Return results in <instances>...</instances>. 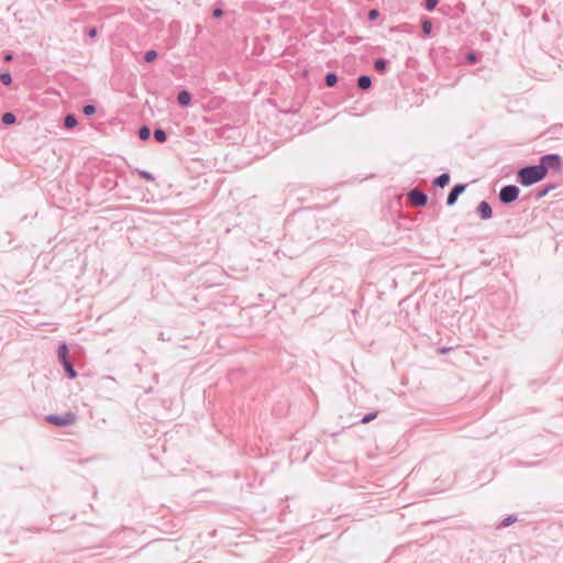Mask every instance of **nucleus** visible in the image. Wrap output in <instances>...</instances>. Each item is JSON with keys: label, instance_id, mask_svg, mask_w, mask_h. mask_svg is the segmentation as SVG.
<instances>
[{"label": "nucleus", "instance_id": "nucleus-29", "mask_svg": "<svg viewBox=\"0 0 563 563\" xmlns=\"http://www.w3.org/2000/svg\"><path fill=\"white\" fill-rule=\"evenodd\" d=\"M378 16H379V12H378V10H376V9H371V10L368 11V20H369V21H375Z\"/></svg>", "mask_w": 563, "mask_h": 563}, {"label": "nucleus", "instance_id": "nucleus-22", "mask_svg": "<svg viewBox=\"0 0 563 563\" xmlns=\"http://www.w3.org/2000/svg\"><path fill=\"white\" fill-rule=\"evenodd\" d=\"M377 416H378V411H372L369 413L364 415L361 418L360 422L364 423V424L368 423V422L373 421Z\"/></svg>", "mask_w": 563, "mask_h": 563}, {"label": "nucleus", "instance_id": "nucleus-33", "mask_svg": "<svg viewBox=\"0 0 563 563\" xmlns=\"http://www.w3.org/2000/svg\"><path fill=\"white\" fill-rule=\"evenodd\" d=\"M446 351H448V349H445V347L441 350L442 353H445Z\"/></svg>", "mask_w": 563, "mask_h": 563}, {"label": "nucleus", "instance_id": "nucleus-24", "mask_svg": "<svg viewBox=\"0 0 563 563\" xmlns=\"http://www.w3.org/2000/svg\"><path fill=\"white\" fill-rule=\"evenodd\" d=\"M97 111L96 106L88 103L82 107V112L85 115L90 117L93 115Z\"/></svg>", "mask_w": 563, "mask_h": 563}, {"label": "nucleus", "instance_id": "nucleus-13", "mask_svg": "<svg viewBox=\"0 0 563 563\" xmlns=\"http://www.w3.org/2000/svg\"><path fill=\"white\" fill-rule=\"evenodd\" d=\"M388 60L385 58H377L374 62V68L377 73L384 74L387 70Z\"/></svg>", "mask_w": 563, "mask_h": 563}, {"label": "nucleus", "instance_id": "nucleus-12", "mask_svg": "<svg viewBox=\"0 0 563 563\" xmlns=\"http://www.w3.org/2000/svg\"><path fill=\"white\" fill-rule=\"evenodd\" d=\"M77 124H78V120L75 114L68 113L65 115V118H64V128L65 129L71 130L75 126H77Z\"/></svg>", "mask_w": 563, "mask_h": 563}, {"label": "nucleus", "instance_id": "nucleus-16", "mask_svg": "<svg viewBox=\"0 0 563 563\" xmlns=\"http://www.w3.org/2000/svg\"><path fill=\"white\" fill-rule=\"evenodd\" d=\"M1 122L4 125H12L16 122V117L13 112H4L1 117Z\"/></svg>", "mask_w": 563, "mask_h": 563}, {"label": "nucleus", "instance_id": "nucleus-31", "mask_svg": "<svg viewBox=\"0 0 563 563\" xmlns=\"http://www.w3.org/2000/svg\"><path fill=\"white\" fill-rule=\"evenodd\" d=\"M4 62H11L13 59V54L12 53H7L3 57Z\"/></svg>", "mask_w": 563, "mask_h": 563}, {"label": "nucleus", "instance_id": "nucleus-1", "mask_svg": "<svg viewBox=\"0 0 563 563\" xmlns=\"http://www.w3.org/2000/svg\"><path fill=\"white\" fill-rule=\"evenodd\" d=\"M544 178L545 176L538 164L523 166L517 172V180L523 187L532 186Z\"/></svg>", "mask_w": 563, "mask_h": 563}, {"label": "nucleus", "instance_id": "nucleus-27", "mask_svg": "<svg viewBox=\"0 0 563 563\" xmlns=\"http://www.w3.org/2000/svg\"><path fill=\"white\" fill-rule=\"evenodd\" d=\"M439 3V0H426L424 8L428 11H433Z\"/></svg>", "mask_w": 563, "mask_h": 563}, {"label": "nucleus", "instance_id": "nucleus-14", "mask_svg": "<svg viewBox=\"0 0 563 563\" xmlns=\"http://www.w3.org/2000/svg\"><path fill=\"white\" fill-rule=\"evenodd\" d=\"M338 75L335 73H327L324 76V85L329 88L334 87L338 84Z\"/></svg>", "mask_w": 563, "mask_h": 563}, {"label": "nucleus", "instance_id": "nucleus-32", "mask_svg": "<svg viewBox=\"0 0 563 563\" xmlns=\"http://www.w3.org/2000/svg\"><path fill=\"white\" fill-rule=\"evenodd\" d=\"M538 463H526L525 465L526 466H533V465H537Z\"/></svg>", "mask_w": 563, "mask_h": 563}, {"label": "nucleus", "instance_id": "nucleus-25", "mask_svg": "<svg viewBox=\"0 0 563 563\" xmlns=\"http://www.w3.org/2000/svg\"><path fill=\"white\" fill-rule=\"evenodd\" d=\"M465 59L468 64H475L477 63L478 60V56L475 52H468L466 55H465Z\"/></svg>", "mask_w": 563, "mask_h": 563}, {"label": "nucleus", "instance_id": "nucleus-18", "mask_svg": "<svg viewBox=\"0 0 563 563\" xmlns=\"http://www.w3.org/2000/svg\"><path fill=\"white\" fill-rule=\"evenodd\" d=\"M151 136V129L147 126V125H142L140 129H139V137L140 140L142 141H146L148 140Z\"/></svg>", "mask_w": 563, "mask_h": 563}, {"label": "nucleus", "instance_id": "nucleus-17", "mask_svg": "<svg viewBox=\"0 0 563 563\" xmlns=\"http://www.w3.org/2000/svg\"><path fill=\"white\" fill-rule=\"evenodd\" d=\"M224 14L223 11V1L219 0L216 2L214 8L212 10V16L214 19H220Z\"/></svg>", "mask_w": 563, "mask_h": 563}, {"label": "nucleus", "instance_id": "nucleus-26", "mask_svg": "<svg viewBox=\"0 0 563 563\" xmlns=\"http://www.w3.org/2000/svg\"><path fill=\"white\" fill-rule=\"evenodd\" d=\"M137 174L141 178L148 180V181H153L155 179L153 174L147 170H137Z\"/></svg>", "mask_w": 563, "mask_h": 563}, {"label": "nucleus", "instance_id": "nucleus-3", "mask_svg": "<svg viewBox=\"0 0 563 563\" xmlns=\"http://www.w3.org/2000/svg\"><path fill=\"white\" fill-rule=\"evenodd\" d=\"M538 165L547 176L549 170L560 172L562 169V157L555 153L545 154L539 158Z\"/></svg>", "mask_w": 563, "mask_h": 563}, {"label": "nucleus", "instance_id": "nucleus-21", "mask_svg": "<svg viewBox=\"0 0 563 563\" xmlns=\"http://www.w3.org/2000/svg\"><path fill=\"white\" fill-rule=\"evenodd\" d=\"M157 56L158 54L155 49H150L144 53L143 58L146 63H152L157 58Z\"/></svg>", "mask_w": 563, "mask_h": 563}, {"label": "nucleus", "instance_id": "nucleus-6", "mask_svg": "<svg viewBox=\"0 0 563 563\" xmlns=\"http://www.w3.org/2000/svg\"><path fill=\"white\" fill-rule=\"evenodd\" d=\"M408 200L415 207H424L428 203V196L424 191L413 188L408 192Z\"/></svg>", "mask_w": 563, "mask_h": 563}, {"label": "nucleus", "instance_id": "nucleus-11", "mask_svg": "<svg viewBox=\"0 0 563 563\" xmlns=\"http://www.w3.org/2000/svg\"><path fill=\"white\" fill-rule=\"evenodd\" d=\"M450 178L451 177L449 173H443L433 179L432 185L434 187L444 188L449 185Z\"/></svg>", "mask_w": 563, "mask_h": 563}, {"label": "nucleus", "instance_id": "nucleus-28", "mask_svg": "<svg viewBox=\"0 0 563 563\" xmlns=\"http://www.w3.org/2000/svg\"><path fill=\"white\" fill-rule=\"evenodd\" d=\"M431 30H432L431 22L429 20L423 21L422 22V32L424 34H430Z\"/></svg>", "mask_w": 563, "mask_h": 563}, {"label": "nucleus", "instance_id": "nucleus-5", "mask_svg": "<svg viewBox=\"0 0 563 563\" xmlns=\"http://www.w3.org/2000/svg\"><path fill=\"white\" fill-rule=\"evenodd\" d=\"M520 189L516 185H506L501 187L498 199L503 205H509L516 201L519 197Z\"/></svg>", "mask_w": 563, "mask_h": 563}, {"label": "nucleus", "instance_id": "nucleus-8", "mask_svg": "<svg viewBox=\"0 0 563 563\" xmlns=\"http://www.w3.org/2000/svg\"><path fill=\"white\" fill-rule=\"evenodd\" d=\"M476 212L482 220H489L493 217V209L490 205L485 200L478 203Z\"/></svg>", "mask_w": 563, "mask_h": 563}, {"label": "nucleus", "instance_id": "nucleus-23", "mask_svg": "<svg viewBox=\"0 0 563 563\" xmlns=\"http://www.w3.org/2000/svg\"><path fill=\"white\" fill-rule=\"evenodd\" d=\"M0 81L4 85V86H9L11 85L12 82V76L9 71H3L0 74Z\"/></svg>", "mask_w": 563, "mask_h": 563}, {"label": "nucleus", "instance_id": "nucleus-7", "mask_svg": "<svg viewBox=\"0 0 563 563\" xmlns=\"http://www.w3.org/2000/svg\"><path fill=\"white\" fill-rule=\"evenodd\" d=\"M467 185L466 184H455L448 194L446 197V206L452 207L456 203L459 197L465 191Z\"/></svg>", "mask_w": 563, "mask_h": 563}, {"label": "nucleus", "instance_id": "nucleus-19", "mask_svg": "<svg viewBox=\"0 0 563 563\" xmlns=\"http://www.w3.org/2000/svg\"><path fill=\"white\" fill-rule=\"evenodd\" d=\"M556 188V185L555 184H548L547 186H544L541 190L538 191L537 194V199H541L543 198L544 196H547L551 190L555 189Z\"/></svg>", "mask_w": 563, "mask_h": 563}, {"label": "nucleus", "instance_id": "nucleus-15", "mask_svg": "<svg viewBox=\"0 0 563 563\" xmlns=\"http://www.w3.org/2000/svg\"><path fill=\"white\" fill-rule=\"evenodd\" d=\"M154 140L158 143H165L167 141V133L162 128L154 129Z\"/></svg>", "mask_w": 563, "mask_h": 563}, {"label": "nucleus", "instance_id": "nucleus-9", "mask_svg": "<svg viewBox=\"0 0 563 563\" xmlns=\"http://www.w3.org/2000/svg\"><path fill=\"white\" fill-rule=\"evenodd\" d=\"M177 102L180 107H189L191 103V93L188 90H181L177 95Z\"/></svg>", "mask_w": 563, "mask_h": 563}, {"label": "nucleus", "instance_id": "nucleus-2", "mask_svg": "<svg viewBox=\"0 0 563 563\" xmlns=\"http://www.w3.org/2000/svg\"><path fill=\"white\" fill-rule=\"evenodd\" d=\"M58 362L63 365L64 371L69 379L77 377V372L69 358V349L65 342H62L57 349Z\"/></svg>", "mask_w": 563, "mask_h": 563}, {"label": "nucleus", "instance_id": "nucleus-4", "mask_svg": "<svg viewBox=\"0 0 563 563\" xmlns=\"http://www.w3.org/2000/svg\"><path fill=\"white\" fill-rule=\"evenodd\" d=\"M45 420L56 427H66L74 424L77 420V417L74 412L67 411L64 415H47Z\"/></svg>", "mask_w": 563, "mask_h": 563}, {"label": "nucleus", "instance_id": "nucleus-30", "mask_svg": "<svg viewBox=\"0 0 563 563\" xmlns=\"http://www.w3.org/2000/svg\"><path fill=\"white\" fill-rule=\"evenodd\" d=\"M86 35L89 37H96L98 35V30L95 26H91L86 30Z\"/></svg>", "mask_w": 563, "mask_h": 563}, {"label": "nucleus", "instance_id": "nucleus-20", "mask_svg": "<svg viewBox=\"0 0 563 563\" xmlns=\"http://www.w3.org/2000/svg\"><path fill=\"white\" fill-rule=\"evenodd\" d=\"M517 521V517L515 515L507 516L498 526V528H506Z\"/></svg>", "mask_w": 563, "mask_h": 563}, {"label": "nucleus", "instance_id": "nucleus-10", "mask_svg": "<svg viewBox=\"0 0 563 563\" xmlns=\"http://www.w3.org/2000/svg\"><path fill=\"white\" fill-rule=\"evenodd\" d=\"M356 86L360 90H368L372 87V77L368 75L358 76Z\"/></svg>", "mask_w": 563, "mask_h": 563}]
</instances>
